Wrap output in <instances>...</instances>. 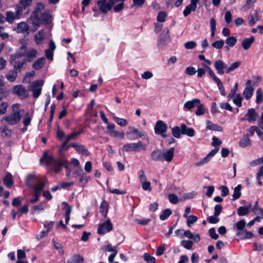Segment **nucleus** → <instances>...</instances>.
<instances>
[{
	"instance_id": "nucleus-1",
	"label": "nucleus",
	"mask_w": 263,
	"mask_h": 263,
	"mask_svg": "<svg viewBox=\"0 0 263 263\" xmlns=\"http://www.w3.org/2000/svg\"><path fill=\"white\" fill-rule=\"evenodd\" d=\"M29 21L34 26L33 31H35L40 25L49 24L51 21V16L45 9L44 4L37 3L34 7Z\"/></svg>"
},
{
	"instance_id": "nucleus-2",
	"label": "nucleus",
	"mask_w": 263,
	"mask_h": 263,
	"mask_svg": "<svg viewBox=\"0 0 263 263\" xmlns=\"http://www.w3.org/2000/svg\"><path fill=\"white\" fill-rule=\"evenodd\" d=\"M18 104H13L12 106L13 113L9 116L3 117V120L10 125L16 124L21 119V112L18 110Z\"/></svg>"
},
{
	"instance_id": "nucleus-3",
	"label": "nucleus",
	"mask_w": 263,
	"mask_h": 263,
	"mask_svg": "<svg viewBox=\"0 0 263 263\" xmlns=\"http://www.w3.org/2000/svg\"><path fill=\"white\" fill-rule=\"evenodd\" d=\"M146 149V144L141 141H139L137 143H126L121 148L122 151L127 153L139 152L142 151H145Z\"/></svg>"
},
{
	"instance_id": "nucleus-4",
	"label": "nucleus",
	"mask_w": 263,
	"mask_h": 263,
	"mask_svg": "<svg viewBox=\"0 0 263 263\" xmlns=\"http://www.w3.org/2000/svg\"><path fill=\"white\" fill-rule=\"evenodd\" d=\"M32 3V0H20L16 8V17H20L24 12L27 15L30 12L29 7Z\"/></svg>"
},
{
	"instance_id": "nucleus-5",
	"label": "nucleus",
	"mask_w": 263,
	"mask_h": 263,
	"mask_svg": "<svg viewBox=\"0 0 263 263\" xmlns=\"http://www.w3.org/2000/svg\"><path fill=\"white\" fill-rule=\"evenodd\" d=\"M44 82L42 80H37L31 83L28 86V90L32 91L34 98H37L40 95L42 91V86Z\"/></svg>"
},
{
	"instance_id": "nucleus-6",
	"label": "nucleus",
	"mask_w": 263,
	"mask_h": 263,
	"mask_svg": "<svg viewBox=\"0 0 263 263\" xmlns=\"http://www.w3.org/2000/svg\"><path fill=\"white\" fill-rule=\"evenodd\" d=\"M12 93L17 96L21 99H25L28 97V91L22 85H17L14 86Z\"/></svg>"
},
{
	"instance_id": "nucleus-7",
	"label": "nucleus",
	"mask_w": 263,
	"mask_h": 263,
	"mask_svg": "<svg viewBox=\"0 0 263 263\" xmlns=\"http://www.w3.org/2000/svg\"><path fill=\"white\" fill-rule=\"evenodd\" d=\"M113 229V225L111 223L110 220L108 219L104 222L100 223L99 225L98 228V233L100 235H104Z\"/></svg>"
},
{
	"instance_id": "nucleus-8",
	"label": "nucleus",
	"mask_w": 263,
	"mask_h": 263,
	"mask_svg": "<svg viewBox=\"0 0 263 263\" xmlns=\"http://www.w3.org/2000/svg\"><path fill=\"white\" fill-rule=\"evenodd\" d=\"M46 165L50 166L55 173H58L60 171L64 163H62V160L57 161L53 157H49L46 160Z\"/></svg>"
},
{
	"instance_id": "nucleus-9",
	"label": "nucleus",
	"mask_w": 263,
	"mask_h": 263,
	"mask_svg": "<svg viewBox=\"0 0 263 263\" xmlns=\"http://www.w3.org/2000/svg\"><path fill=\"white\" fill-rule=\"evenodd\" d=\"M27 44H22V46L20 47L19 50L15 54H11L10 55V63L13 64V61H16L17 59L25 56L26 54L27 51Z\"/></svg>"
},
{
	"instance_id": "nucleus-10",
	"label": "nucleus",
	"mask_w": 263,
	"mask_h": 263,
	"mask_svg": "<svg viewBox=\"0 0 263 263\" xmlns=\"http://www.w3.org/2000/svg\"><path fill=\"white\" fill-rule=\"evenodd\" d=\"M128 129L129 130L126 133V136L129 139H136L139 137L141 138L145 136L144 133L139 132L136 128L132 127H129Z\"/></svg>"
},
{
	"instance_id": "nucleus-11",
	"label": "nucleus",
	"mask_w": 263,
	"mask_h": 263,
	"mask_svg": "<svg viewBox=\"0 0 263 263\" xmlns=\"http://www.w3.org/2000/svg\"><path fill=\"white\" fill-rule=\"evenodd\" d=\"M170 41L171 37L169 35V29L168 28H166L159 35L158 44L163 46Z\"/></svg>"
},
{
	"instance_id": "nucleus-12",
	"label": "nucleus",
	"mask_w": 263,
	"mask_h": 263,
	"mask_svg": "<svg viewBox=\"0 0 263 263\" xmlns=\"http://www.w3.org/2000/svg\"><path fill=\"white\" fill-rule=\"evenodd\" d=\"M174 147H171L169 149L162 150V161H166L167 162H171L174 158Z\"/></svg>"
},
{
	"instance_id": "nucleus-13",
	"label": "nucleus",
	"mask_w": 263,
	"mask_h": 263,
	"mask_svg": "<svg viewBox=\"0 0 263 263\" xmlns=\"http://www.w3.org/2000/svg\"><path fill=\"white\" fill-rule=\"evenodd\" d=\"M258 114L254 108L249 109L245 115L246 118H241L242 121L247 120L249 122H253L256 120Z\"/></svg>"
},
{
	"instance_id": "nucleus-14",
	"label": "nucleus",
	"mask_w": 263,
	"mask_h": 263,
	"mask_svg": "<svg viewBox=\"0 0 263 263\" xmlns=\"http://www.w3.org/2000/svg\"><path fill=\"white\" fill-rule=\"evenodd\" d=\"M167 129V125L162 121H158L155 126V132L156 134H164Z\"/></svg>"
},
{
	"instance_id": "nucleus-15",
	"label": "nucleus",
	"mask_w": 263,
	"mask_h": 263,
	"mask_svg": "<svg viewBox=\"0 0 263 263\" xmlns=\"http://www.w3.org/2000/svg\"><path fill=\"white\" fill-rule=\"evenodd\" d=\"M214 67L219 74H223L224 73V69L227 70V65L221 60H216L214 62Z\"/></svg>"
},
{
	"instance_id": "nucleus-16",
	"label": "nucleus",
	"mask_w": 263,
	"mask_h": 263,
	"mask_svg": "<svg viewBox=\"0 0 263 263\" xmlns=\"http://www.w3.org/2000/svg\"><path fill=\"white\" fill-rule=\"evenodd\" d=\"M198 0H191L190 5H187L183 11V15L188 16L192 11H195L197 8V3Z\"/></svg>"
},
{
	"instance_id": "nucleus-17",
	"label": "nucleus",
	"mask_w": 263,
	"mask_h": 263,
	"mask_svg": "<svg viewBox=\"0 0 263 263\" xmlns=\"http://www.w3.org/2000/svg\"><path fill=\"white\" fill-rule=\"evenodd\" d=\"M152 159L154 161H162V150L156 149L151 154Z\"/></svg>"
},
{
	"instance_id": "nucleus-18",
	"label": "nucleus",
	"mask_w": 263,
	"mask_h": 263,
	"mask_svg": "<svg viewBox=\"0 0 263 263\" xmlns=\"http://www.w3.org/2000/svg\"><path fill=\"white\" fill-rule=\"evenodd\" d=\"M70 146L76 148V151L80 154L87 156L89 155V152L85 149L84 145L78 144L77 143H73L70 145Z\"/></svg>"
},
{
	"instance_id": "nucleus-19",
	"label": "nucleus",
	"mask_w": 263,
	"mask_h": 263,
	"mask_svg": "<svg viewBox=\"0 0 263 263\" xmlns=\"http://www.w3.org/2000/svg\"><path fill=\"white\" fill-rule=\"evenodd\" d=\"M200 103V100L199 99H194L191 101L186 102L184 104V107L188 110H191L197 106Z\"/></svg>"
},
{
	"instance_id": "nucleus-20",
	"label": "nucleus",
	"mask_w": 263,
	"mask_h": 263,
	"mask_svg": "<svg viewBox=\"0 0 263 263\" xmlns=\"http://www.w3.org/2000/svg\"><path fill=\"white\" fill-rule=\"evenodd\" d=\"M181 134L186 135L189 137H193L194 136V130L190 127H187L185 124L181 125Z\"/></svg>"
},
{
	"instance_id": "nucleus-21",
	"label": "nucleus",
	"mask_w": 263,
	"mask_h": 263,
	"mask_svg": "<svg viewBox=\"0 0 263 263\" xmlns=\"http://www.w3.org/2000/svg\"><path fill=\"white\" fill-rule=\"evenodd\" d=\"M241 147H245L251 145V140L249 138V134L245 135L239 142Z\"/></svg>"
},
{
	"instance_id": "nucleus-22",
	"label": "nucleus",
	"mask_w": 263,
	"mask_h": 263,
	"mask_svg": "<svg viewBox=\"0 0 263 263\" xmlns=\"http://www.w3.org/2000/svg\"><path fill=\"white\" fill-rule=\"evenodd\" d=\"M97 5L100 10L104 13H107L108 11L110 10L112 8V6L109 2L107 3L98 2Z\"/></svg>"
},
{
	"instance_id": "nucleus-23",
	"label": "nucleus",
	"mask_w": 263,
	"mask_h": 263,
	"mask_svg": "<svg viewBox=\"0 0 263 263\" xmlns=\"http://www.w3.org/2000/svg\"><path fill=\"white\" fill-rule=\"evenodd\" d=\"M255 38L251 36L250 38H246L241 42V46L245 50L249 49L252 44L254 42Z\"/></svg>"
},
{
	"instance_id": "nucleus-24",
	"label": "nucleus",
	"mask_w": 263,
	"mask_h": 263,
	"mask_svg": "<svg viewBox=\"0 0 263 263\" xmlns=\"http://www.w3.org/2000/svg\"><path fill=\"white\" fill-rule=\"evenodd\" d=\"M17 76V71L13 70H9L5 75L7 80L11 82H13L15 81Z\"/></svg>"
},
{
	"instance_id": "nucleus-25",
	"label": "nucleus",
	"mask_w": 263,
	"mask_h": 263,
	"mask_svg": "<svg viewBox=\"0 0 263 263\" xmlns=\"http://www.w3.org/2000/svg\"><path fill=\"white\" fill-rule=\"evenodd\" d=\"M29 28L28 24L24 22H22L18 24L16 28V31L18 33H24L28 31Z\"/></svg>"
},
{
	"instance_id": "nucleus-26",
	"label": "nucleus",
	"mask_w": 263,
	"mask_h": 263,
	"mask_svg": "<svg viewBox=\"0 0 263 263\" xmlns=\"http://www.w3.org/2000/svg\"><path fill=\"white\" fill-rule=\"evenodd\" d=\"M259 20L258 12L255 11L253 14H251L248 16V22L250 26L254 25Z\"/></svg>"
},
{
	"instance_id": "nucleus-27",
	"label": "nucleus",
	"mask_w": 263,
	"mask_h": 263,
	"mask_svg": "<svg viewBox=\"0 0 263 263\" xmlns=\"http://www.w3.org/2000/svg\"><path fill=\"white\" fill-rule=\"evenodd\" d=\"M45 38L44 30L38 31L34 35L35 42L38 44H41Z\"/></svg>"
},
{
	"instance_id": "nucleus-28",
	"label": "nucleus",
	"mask_w": 263,
	"mask_h": 263,
	"mask_svg": "<svg viewBox=\"0 0 263 263\" xmlns=\"http://www.w3.org/2000/svg\"><path fill=\"white\" fill-rule=\"evenodd\" d=\"M37 53V52L35 49L31 48L27 51V53L26 54V59H25L27 60V61L29 62H31L33 59L36 57Z\"/></svg>"
},
{
	"instance_id": "nucleus-29",
	"label": "nucleus",
	"mask_w": 263,
	"mask_h": 263,
	"mask_svg": "<svg viewBox=\"0 0 263 263\" xmlns=\"http://www.w3.org/2000/svg\"><path fill=\"white\" fill-rule=\"evenodd\" d=\"M45 58H41L35 61L33 64V67L35 70L40 69L44 65L45 62Z\"/></svg>"
},
{
	"instance_id": "nucleus-30",
	"label": "nucleus",
	"mask_w": 263,
	"mask_h": 263,
	"mask_svg": "<svg viewBox=\"0 0 263 263\" xmlns=\"http://www.w3.org/2000/svg\"><path fill=\"white\" fill-rule=\"evenodd\" d=\"M100 212L102 214V216L106 217L108 211V204L107 202L103 201L100 205Z\"/></svg>"
},
{
	"instance_id": "nucleus-31",
	"label": "nucleus",
	"mask_w": 263,
	"mask_h": 263,
	"mask_svg": "<svg viewBox=\"0 0 263 263\" xmlns=\"http://www.w3.org/2000/svg\"><path fill=\"white\" fill-rule=\"evenodd\" d=\"M250 208L251 204H250L249 206H240L237 210L238 214L240 216L246 215L249 213Z\"/></svg>"
},
{
	"instance_id": "nucleus-32",
	"label": "nucleus",
	"mask_w": 263,
	"mask_h": 263,
	"mask_svg": "<svg viewBox=\"0 0 263 263\" xmlns=\"http://www.w3.org/2000/svg\"><path fill=\"white\" fill-rule=\"evenodd\" d=\"M206 124L207 126L206 128L210 130H216L218 132H221L222 130V128L218 126L216 124H213L212 122L210 121H206Z\"/></svg>"
},
{
	"instance_id": "nucleus-33",
	"label": "nucleus",
	"mask_w": 263,
	"mask_h": 263,
	"mask_svg": "<svg viewBox=\"0 0 263 263\" xmlns=\"http://www.w3.org/2000/svg\"><path fill=\"white\" fill-rule=\"evenodd\" d=\"M254 89L252 87H246L243 91V95L247 100L250 99L253 93Z\"/></svg>"
},
{
	"instance_id": "nucleus-34",
	"label": "nucleus",
	"mask_w": 263,
	"mask_h": 263,
	"mask_svg": "<svg viewBox=\"0 0 263 263\" xmlns=\"http://www.w3.org/2000/svg\"><path fill=\"white\" fill-rule=\"evenodd\" d=\"M241 189V186L240 184L238 185L236 187L234 188V193L233 194L232 200L235 201L238 199L241 196L240 190Z\"/></svg>"
},
{
	"instance_id": "nucleus-35",
	"label": "nucleus",
	"mask_w": 263,
	"mask_h": 263,
	"mask_svg": "<svg viewBox=\"0 0 263 263\" xmlns=\"http://www.w3.org/2000/svg\"><path fill=\"white\" fill-rule=\"evenodd\" d=\"M27 60L24 59L22 61H15V64H14L13 68L15 70L18 72L21 71V69L23 68V65L25 64Z\"/></svg>"
},
{
	"instance_id": "nucleus-36",
	"label": "nucleus",
	"mask_w": 263,
	"mask_h": 263,
	"mask_svg": "<svg viewBox=\"0 0 263 263\" xmlns=\"http://www.w3.org/2000/svg\"><path fill=\"white\" fill-rule=\"evenodd\" d=\"M4 182L8 187H10L12 185L13 182L12 178V175L10 173L7 174L5 177Z\"/></svg>"
},
{
	"instance_id": "nucleus-37",
	"label": "nucleus",
	"mask_w": 263,
	"mask_h": 263,
	"mask_svg": "<svg viewBox=\"0 0 263 263\" xmlns=\"http://www.w3.org/2000/svg\"><path fill=\"white\" fill-rule=\"evenodd\" d=\"M18 17H16V15L14 12L11 11H8L6 13V17H5V20L9 23H12L14 21V18H18Z\"/></svg>"
},
{
	"instance_id": "nucleus-38",
	"label": "nucleus",
	"mask_w": 263,
	"mask_h": 263,
	"mask_svg": "<svg viewBox=\"0 0 263 263\" xmlns=\"http://www.w3.org/2000/svg\"><path fill=\"white\" fill-rule=\"evenodd\" d=\"M172 213L171 209H166L163 211L162 214L160 215V219L162 220L166 219Z\"/></svg>"
},
{
	"instance_id": "nucleus-39",
	"label": "nucleus",
	"mask_w": 263,
	"mask_h": 263,
	"mask_svg": "<svg viewBox=\"0 0 263 263\" xmlns=\"http://www.w3.org/2000/svg\"><path fill=\"white\" fill-rule=\"evenodd\" d=\"M83 261V258L82 257L79 255H76L68 260L66 263H81Z\"/></svg>"
},
{
	"instance_id": "nucleus-40",
	"label": "nucleus",
	"mask_w": 263,
	"mask_h": 263,
	"mask_svg": "<svg viewBox=\"0 0 263 263\" xmlns=\"http://www.w3.org/2000/svg\"><path fill=\"white\" fill-rule=\"evenodd\" d=\"M115 121L121 126H125L128 124L127 121L123 118H120L117 117L114 118Z\"/></svg>"
},
{
	"instance_id": "nucleus-41",
	"label": "nucleus",
	"mask_w": 263,
	"mask_h": 263,
	"mask_svg": "<svg viewBox=\"0 0 263 263\" xmlns=\"http://www.w3.org/2000/svg\"><path fill=\"white\" fill-rule=\"evenodd\" d=\"M263 100V95L262 90L260 88H259L256 90V103L257 104H260Z\"/></svg>"
},
{
	"instance_id": "nucleus-42",
	"label": "nucleus",
	"mask_w": 263,
	"mask_h": 263,
	"mask_svg": "<svg viewBox=\"0 0 263 263\" xmlns=\"http://www.w3.org/2000/svg\"><path fill=\"white\" fill-rule=\"evenodd\" d=\"M172 134L176 138L180 137V134L181 133V127L175 126L172 129Z\"/></svg>"
},
{
	"instance_id": "nucleus-43",
	"label": "nucleus",
	"mask_w": 263,
	"mask_h": 263,
	"mask_svg": "<svg viewBox=\"0 0 263 263\" xmlns=\"http://www.w3.org/2000/svg\"><path fill=\"white\" fill-rule=\"evenodd\" d=\"M169 201L172 204H177L179 202L178 196L175 194H170L168 195Z\"/></svg>"
},
{
	"instance_id": "nucleus-44",
	"label": "nucleus",
	"mask_w": 263,
	"mask_h": 263,
	"mask_svg": "<svg viewBox=\"0 0 263 263\" xmlns=\"http://www.w3.org/2000/svg\"><path fill=\"white\" fill-rule=\"evenodd\" d=\"M236 38L233 36H229L226 41V44L231 47L234 46L236 44Z\"/></svg>"
},
{
	"instance_id": "nucleus-45",
	"label": "nucleus",
	"mask_w": 263,
	"mask_h": 263,
	"mask_svg": "<svg viewBox=\"0 0 263 263\" xmlns=\"http://www.w3.org/2000/svg\"><path fill=\"white\" fill-rule=\"evenodd\" d=\"M36 178L35 175L34 174H29L26 178V184L27 186H28L29 187H32V180H36Z\"/></svg>"
},
{
	"instance_id": "nucleus-46",
	"label": "nucleus",
	"mask_w": 263,
	"mask_h": 263,
	"mask_svg": "<svg viewBox=\"0 0 263 263\" xmlns=\"http://www.w3.org/2000/svg\"><path fill=\"white\" fill-rule=\"evenodd\" d=\"M181 245L183 246V247L188 250H191L192 249V246L193 245V242L191 240H181Z\"/></svg>"
},
{
	"instance_id": "nucleus-47",
	"label": "nucleus",
	"mask_w": 263,
	"mask_h": 263,
	"mask_svg": "<svg viewBox=\"0 0 263 263\" xmlns=\"http://www.w3.org/2000/svg\"><path fill=\"white\" fill-rule=\"evenodd\" d=\"M240 64V61H237L232 63L229 67H228L226 72L227 73L237 68Z\"/></svg>"
},
{
	"instance_id": "nucleus-48",
	"label": "nucleus",
	"mask_w": 263,
	"mask_h": 263,
	"mask_svg": "<svg viewBox=\"0 0 263 263\" xmlns=\"http://www.w3.org/2000/svg\"><path fill=\"white\" fill-rule=\"evenodd\" d=\"M197 108L195 112L197 116H201L204 114L205 110L204 108V106L202 104L200 103V104L197 106Z\"/></svg>"
},
{
	"instance_id": "nucleus-49",
	"label": "nucleus",
	"mask_w": 263,
	"mask_h": 263,
	"mask_svg": "<svg viewBox=\"0 0 263 263\" xmlns=\"http://www.w3.org/2000/svg\"><path fill=\"white\" fill-rule=\"evenodd\" d=\"M145 0H133V4L131 6L133 9H136L137 7L142 6L145 3Z\"/></svg>"
},
{
	"instance_id": "nucleus-50",
	"label": "nucleus",
	"mask_w": 263,
	"mask_h": 263,
	"mask_svg": "<svg viewBox=\"0 0 263 263\" xmlns=\"http://www.w3.org/2000/svg\"><path fill=\"white\" fill-rule=\"evenodd\" d=\"M224 43V42L223 40H220L213 43L212 45L213 47L216 49H220L223 47Z\"/></svg>"
},
{
	"instance_id": "nucleus-51",
	"label": "nucleus",
	"mask_w": 263,
	"mask_h": 263,
	"mask_svg": "<svg viewBox=\"0 0 263 263\" xmlns=\"http://www.w3.org/2000/svg\"><path fill=\"white\" fill-rule=\"evenodd\" d=\"M198 220L197 216L194 215H190L188 216L187 219V224L189 227H191V224L196 222Z\"/></svg>"
},
{
	"instance_id": "nucleus-52",
	"label": "nucleus",
	"mask_w": 263,
	"mask_h": 263,
	"mask_svg": "<svg viewBox=\"0 0 263 263\" xmlns=\"http://www.w3.org/2000/svg\"><path fill=\"white\" fill-rule=\"evenodd\" d=\"M242 98L241 97L240 95L237 94L236 98L233 99V101L238 107H240L242 105Z\"/></svg>"
},
{
	"instance_id": "nucleus-53",
	"label": "nucleus",
	"mask_w": 263,
	"mask_h": 263,
	"mask_svg": "<svg viewBox=\"0 0 263 263\" xmlns=\"http://www.w3.org/2000/svg\"><path fill=\"white\" fill-rule=\"evenodd\" d=\"M62 205H64L63 209L65 210V215H70L71 212V208L66 202H63Z\"/></svg>"
},
{
	"instance_id": "nucleus-54",
	"label": "nucleus",
	"mask_w": 263,
	"mask_h": 263,
	"mask_svg": "<svg viewBox=\"0 0 263 263\" xmlns=\"http://www.w3.org/2000/svg\"><path fill=\"white\" fill-rule=\"evenodd\" d=\"M144 259L147 263H154L155 262V258L152 256H151L148 254L145 253L144 254Z\"/></svg>"
},
{
	"instance_id": "nucleus-55",
	"label": "nucleus",
	"mask_w": 263,
	"mask_h": 263,
	"mask_svg": "<svg viewBox=\"0 0 263 263\" xmlns=\"http://www.w3.org/2000/svg\"><path fill=\"white\" fill-rule=\"evenodd\" d=\"M238 90V84L236 83L233 88L231 90V92L228 95V98L229 101H230L235 95L236 92Z\"/></svg>"
},
{
	"instance_id": "nucleus-56",
	"label": "nucleus",
	"mask_w": 263,
	"mask_h": 263,
	"mask_svg": "<svg viewBox=\"0 0 263 263\" xmlns=\"http://www.w3.org/2000/svg\"><path fill=\"white\" fill-rule=\"evenodd\" d=\"M166 13L163 11H160L158 13L157 20L159 22H164L165 20Z\"/></svg>"
},
{
	"instance_id": "nucleus-57",
	"label": "nucleus",
	"mask_w": 263,
	"mask_h": 263,
	"mask_svg": "<svg viewBox=\"0 0 263 263\" xmlns=\"http://www.w3.org/2000/svg\"><path fill=\"white\" fill-rule=\"evenodd\" d=\"M196 46V43L194 41H190L184 44V47L187 49H192Z\"/></svg>"
},
{
	"instance_id": "nucleus-58",
	"label": "nucleus",
	"mask_w": 263,
	"mask_h": 263,
	"mask_svg": "<svg viewBox=\"0 0 263 263\" xmlns=\"http://www.w3.org/2000/svg\"><path fill=\"white\" fill-rule=\"evenodd\" d=\"M222 210V206L221 204H217L214 207V215L218 216L221 213Z\"/></svg>"
},
{
	"instance_id": "nucleus-59",
	"label": "nucleus",
	"mask_w": 263,
	"mask_h": 263,
	"mask_svg": "<svg viewBox=\"0 0 263 263\" xmlns=\"http://www.w3.org/2000/svg\"><path fill=\"white\" fill-rule=\"evenodd\" d=\"M109 135L113 137H120L122 138H124L125 134L123 132H119L117 131H111Z\"/></svg>"
},
{
	"instance_id": "nucleus-60",
	"label": "nucleus",
	"mask_w": 263,
	"mask_h": 263,
	"mask_svg": "<svg viewBox=\"0 0 263 263\" xmlns=\"http://www.w3.org/2000/svg\"><path fill=\"white\" fill-rule=\"evenodd\" d=\"M185 72L187 75L193 76L195 74L196 70L193 67H188L186 68Z\"/></svg>"
},
{
	"instance_id": "nucleus-61",
	"label": "nucleus",
	"mask_w": 263,
	"mask_h": 263,
	"mask_svg": "<svg viewBox=\"0 0 263 263\" xmlns=\"http://www.w3.org/2000/svg\"><path fill=\"white\" fill-rule=\"evenodd\" d=\"M261 163H263V156L254 161H251L250 163V165L252 166H254L257 165H259Z\"/></svg>"
},
{
	"instance_id": "nucleus-62",
	"label": "nucleus",
	"mask_w": 263,
	"mask_h": 263,
	"mask_svg": "<svg viewBox=\"0 0 263 263\" xmlns=\"http://www.w3.org/2000/svg\"><path fill=\"white\" fill-rule=\"evenodd\" d=\"M211 159H210V158H209L207 156L204 157L203 159H202L201 161L198 162H196L195 163V165L196 166H201L202 165H203L206 163H208V162H209L210 161Z\"/></svg>"
},
{
	"instance_id": "nucleus-63",
	"label": "nucleus",
	"mask_w": 263,
	"mask_h": 263,
	"mask_svg": "<svg viewBox=\"0 0 263 263\" xmlns=\"http://www.w3.org/2000/svg\"><path fill=\"white\" fill-rule=\"evenodd\" d=\"M211 159H210V158H209L207 156L204 157L203 159H202L201 161L198 162H196L195 163V165L196 166H201L202 165H203L206 163H208V162H209L210 161Z\"/></svg>"
},
{
	"instance_id": "nucleus-64",
	"label": "nucleus",
	"mask_w": 263,
	"mask_h": 263,
	"mask_svg": "<svg viewBox=\"0 0 263 263\" xmlns=\"http://www.w3.org/2000/svg\"><path fill=\"white\" fill-rule=\"evenodd\" d=\"M150 221H151L150 219H137L135 220L136 223L139 224L143 225V226L147 225Z\"/></svg>"
}]
</instances>
